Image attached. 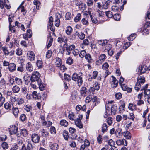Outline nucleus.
I'll return each instance as SVG.
<instances>
[{"label": "nucleus", "mask_w": 150, "mask_h": 150, "mask_svg": "<svg viewBox=\"0 0 150 150\" xmlns=\"http://www.w3.org/2000/svg\"><path fill=\"white\" fill-rule=\"evenodd\" d=\"M80 74H78L76 73H73L72 76V79L74 81H77L78 86H81L83 83L82 78Z\"/></svg>", "instance_id": "1"}, {"label": "nucleus", "mask_w": 150, "mask_h": 150, "mask_svg": "<svg viewBox=\"0 0 150 150\" xmlns=\"http://www.w3.org/2000/svg\"><path fill=\"white\" fill-rule=\"evenodd\" d=\"M40 77V74L38 71L33 72L31 77L30 80L32 82L38 81L39 82V80Z\"/></svg>", "instance_id": "2"}, {"label": "nucleus", "mask_w": 150, "mask_h": 150, "mask_svg": "<svg viewBox=\"0 0 150 150\" xmlns=\"http://www.w3.org/2000/svg\"><path fill=\"white\" fill-rule=\"evenodd\" d=\"M83 118V115H79L78 116V118L76 119L74 121L75 125L79 128H82L83 127V125L82 123L81 120Z\"/></svg>", "instance_id": "3"}, {"label": "nucleus", "mask_w": 150, "mask_h": 150, "mask_svg": "<svg viewBox=\"0 0 150 150\" xmlns=\"http://www.w3.org/2000/svg\"><path fill=\"white\" fill-rule=\"evenodd\" d=\"M31 140L34 143H37L39 142L40 141V137L36 134H33L31 137Z\"/></svg>", "instance_id": "4"}, {"label": "nucleus", "mask_w": 150, "mask_h": 150, "mask_svg": "<svg viewBox=\"0 0 150 150\" xmlns=\"http://www.w3.org/2000/svg\"><path fill=\"white\" fill-rule=\"evenodd\" d=\"M111 77L112 79H110V83L111 84L112 87L113 88H115L118 85V81L116 79V78L115 77L113 76H112Z\"/></svg>", "instance_id": "5"}, {"label": "nucleus", "mask_w": 150, "mask_h": 150, "mask_svg": "<svg viewBox=\"0 0 150 150\" xmlns=\"http://www.w3.org/2000/svg\"><path fill=\"white\" fill-rule=\"evenodd\" d=\"M34 147L33 146L31 143L29 142L26 148L25 145L23 144L22 146L21 150H33Z\"/></svg>", "instance_id": "6"}, {"label": "nucleus", "mask_w": 150, "mask_h": 150, "mask_svg": "<svg viewBox=\"0 0 150 150\" xmlns=\"http://www.w3.org/2000/svg\"><path fill=\"white\" fill-rule=\"evenodd\" d=\"M18 129V128L16 126H12L11 127V128L9 130L10 134H15L17 133Z\"/></svg>", "instance_id": "7"}, {"label": "nucleus", "mask_w": 150, "mask_h": 150, "mask_svg": "<svg viewBox=\"0 0 150 150\" xmlns=\"http://www.w3.org/2000/svg\"><path fill=\"white\" fill-rule=\"evenodd\" d=\"M111 113L112 115H114L117 110V107L116 104L112 105L111 106L110 110Z\"/></svg>", "instance_id": "8"}, {"label": "nucleus", "mask_w": 150, "mask_h": 150, "mask_svg": "<svg viewBox=\"0 0 150 150\" xmlns=\"http://www.w3.org/2000/svg\"><path fill=\"white\" fill-rule=\"evenodd\" d=\"M116 144L118 146L124 145L125 146H126L127 145V141L125 139H123L122 140H117L116 142Z\"/></svg>", "instance_id": "9"}, {"label": "nucleus", "mask_w": 150, "mask_h": 150, "mask_svg": "<svg viewBox=\"0 0 150 150\" xmlns=\"http://www.w3.org/2000/svg\"><path fill=\"white\" fill-rule=\"evenodd\" d=\"M33 97L35 100H39L41 99V96L40 93L36 91H33L32 93Z\"/></svg>", "instance_id": "10"}, {"label": "nucleus", "mask_w": 150, "mask_h": 150, "mask_svg": "<svg viewBox=\"0 0 150 150\" xmlns=\"http://www.w3.org/2000/svg\"><path fill=\"white\" fill-rule=\"evenodd\" d=\"M115 134L116 136L118 138H120L121 137L123 134L121 129L119 128H117L116 130Z\"/></svg>", "instance_id": "11"}, {"label": "nucleus", "mask_w": 150, "mask_h": 150, "mask_svg": "<svg viewBox=\"0 0 150 150\" xmlns=\"http://www.w3.org/2000/svg\"><path fill=\"white\" fill-rule=\"evenodd\" d=\"M8 67L9 69L11 72L14 71L16 69V65L14 63L10 64Z\"/></svg>", "instance_id": "12"}, {"label": "nucleus", "mask_w": 150, "mask_h": 150, "mask_svg": "<svg viewBox=\"0 0 150 150\" xmlns=\"http://www.w3.org/2000/svg\"><path fill=\"white\" fill-rule=\"evenodd\" d=\"M122 103L121 105L120 106L119 109V112L120 113H123V112L125 111V103L124 102L122 101Z\"/></svg>", "instance_id": "13"}, {"label": "nucleus", "mask_w": 150, "mask_h": 150, "mask_svg": "<svg viewBox=\"0 0 150 150\" xmlns=\"http://www.w3.org/2000/svg\"><path fill=\"white\" fill-rule=\"evenodd\" d=\"M105 57H99V59L96 61V63L97 65H100L104 61L105 59Z\"/></svg>", "instance_id": "14"}, {"label": "nucleus", "mask_w": 150, "mask_h": 150, "mask_svg": "<svg viewBox=\"0 0 150 150\" xmlns=\"http://www.w3.org/2000/svg\"><path fill=\"white\" fill-rule=\"evenodd\" d=\"M17 104L19 106L23 105L25 103L24 99L22 98H17Z\"/></svg>", "instance_id": "15"}, {"label": "nucleus", "mask_w": 150, "mask_h": 150, "mask_svg": "<svg viewBox=\"0 0 150 150\" xmlns=\"http://www.w3.org/2000/svg\"><path fill=\"white\" fill-rule=\"evenodd\" d=\"M87 89L85 87H83L80 89V92L81 94L83 96H85L86 94Z\"/></svg>", "instance_id": "16"}, {"label": "nucleus", "mask_w": 150, "mask_h": 150, "mask_svg": "<svg viewBox=\"0 0 150 150\" xmlns=\"http://www.w3.org/2000/svg\"><path fill=\"white\" fill-rule=\"evenodd\" d=\"M13 105L12 111L15 117H17L18 116L19 111L18 108L17 107H14Z\"/></svg>", "instance_id": "17"}, {"label": "nucleus", "mask_w": 150, "mask_h": 150, "mask_svg": "<svg viewBox=\"0 0 150 150\" xmlns=\"http://www.w3.org/2000/svg\"><path fill=\"white\" fill-rule=\"evenodd\" d=\"M26 68L27 71L29 72H31L33 70L32 65L30 62H28L27 63L26 65Z\"/></svg>", "instance_id": "18"}, {"label": "nucleus", "mask_w": 150, "mask_h": 150, "mask_svg": "<svg viewBox=\"0 0 150 150\" xmlns=\"http://www.w3.org/2000/svg\"><path fill=\"white\" fill-rule=\"evenodd\" d=\"M124 136L127 139H129L131 137V135L129 132L127 131L123 133Z\"/></svg>", "instance_id": "19"}, {"label": "nucleus", "mask_w": 150, "mask_h": 150, "mask_svg": "<svg viewBox=\"0 0 150 150\" xmlns=\"http://www.w3.org/2000/svg\"><path fill=\"white\" fill-rule=\"evenodd\" d=\"M20 90L19 87L17 85L14 86L12 88V91L14 93H18Z\"/></svg>", "instance_id": "20"}, {"label": "nucleus", "mask_w": 150, "mask_h": 150, "mask_svg": "<svg viewBox=\"0 0 150 150\" xmlns=\"http://www.w3.org/2000/svg\"><path fill=\"white\" fill-rule=\"evenodd\" d=\"M110 3V1L108 0L105 2H103L102 7L103 8L107 9L108 7L109 4Z\"/></svg>", "instance_id": "21"}, {"label": "nucleus", "mask_w": 150, "mask_h": 150, "mask_svg": "<svg viewBox=\"0 0 150 150\" xmlns=\"http://www.w3.org/2000/svg\"><path fill=\"white\" fill-rule=\"evenodd\" d=\"M73 31L72 27L70 26H69L67 27L65 32L68 35H71Z\"/></svg>", "instance_id": "22"}, {"label": "nucleus", "mask_w": 150, "mask_h": 150, "mask_svg": "<svg viewBox=\"0 0 150 150\" xmlns=\"http://www.w3.org/2000/svg\"><path fill=\"white\" fill-rule=\"evenodd\" d=\"M145 81V78L143 77H141L140 76L137 79V83H138L139 84H140L141 85V84H142Z\"/></svg>", "instance_id": "23"}, {"label": "nucleus", "mask_w": 150, "mask_h": 150, "mask_svg": "<svg viewBox=\"0 0 150 150\" xmlns=\"http://www.w3.org/2000/svg\"><path fill=\"white\" fill-rule=\"evenodd\" d=\"M15 80L16 84L18 85H20L22 84L23 81L21 79L19 78L18 77H16L15 78Z\"/></svg>", "instance_id": "24"}, {"label": "nucleus", "mask_w": 150, "mask_h": 150, "mask_svg": "<svg viewBox=\"0 0 150 150\" xmlns=\"http://www.w3.org/2000/svg\"><path fill=\"white\" fill-rule=\"evenodd\" d=\"M136 108V105H134L132 103H130L129 104L128 108L130 110L134 111Z\"/></svg>", "instance_id": "25"}, {"label": "nucleus", "mask_w": 150, "mask_h": 150, "mask_svg": "<svg viewBox=\"0 0 150 150\" xmlns=\"http://www.w3.org/2000/svg\"><path fill=\"white\" fill-rule=\"evenodd\" d=\"M55 64L57 67H60L61 66L62 64V62L60 58H56Z\"/></svg>", "instance_id": "26"}, {"label": "nucleus", "mask_w": 150, "mask_h": 150, "mask_svg": "<svg viewBox=\"0 0 150 150\" xmlns=\"http://www.w3.org/2000/svg\"><path fill=\"white\" fill-rule=\"evenodd\" d=\"M144 96L145 98L150 97V89L146 90L144 92Z\"/></svg>", "instance_id": "27"}, {"label": "nucleus", "mask_w": 150, "mask_h": 150, "mask_svg": "<svg viewBox=\"0 0 150 150\" xmlns=\"http://www.w3.org/2000/svg\"><path fill=\"white\" fill-rule=\"evenodd\" d=\"M108 41L106 40H99L98 41V43L100 45H101L104 47L105 46V44L107 43Z\"/></svg>", "instance_id": "28"}, {"label": "nucleus", "mask_w": 150, "mask_h": 150, "mask_svg": "<svg viewBox=\"0 0 150 150\" xmlns=\"http://www.w3.org/2000/svg\"><path fill=\"white\" fill-rule=\"evenodd\" d=\"M21 133L24 137H26L28 135V132L25 129H22Z\"/></svg>", "instance_id": "29"}, {"label": "nucleus", "mask_w": 150, "mask_h": 150, "mask_svg": "<svg viewBox=\"0 0 150 150\" xmlns=\"http://www.w3.org/2000/svg\"><path fill=\"white\" fill-rule=\"evenodd\" d=\"M66 41L67 38H64L61 36L59 37L58 38V41L60 43H62L63 42H64L65 43V42Z\"/></svg>", "instance_id": "30"}, {"label": "nucleus", "mask_w": 150, "mask_h": 150, "mask_svg": "<svg viewBox=\"0 0 150 150\" xmlns=\"http://www.w3.org/2000/svg\"><path fill=\"white\" fill-rule=\"evenodd\" d=\"M108 130V126L106 124L104 123L102 127V131L103 133L106 132Z\"/></svg>", "instance_id": "31"}, {"label": "nucleus", "mask_w": 150, "mask_h": 150, "mask_svg": "<svg viewBox=\"0 0 150 150\" xmlns=\"http://www.w3.org/2000/svg\"><path fill=\"white\" fill-rule=\"evenodd\" d=\"M17 70L18 71L21 72H22L24 71V68L23 64L21 63L20 65L18 67Z\"/></svg>", "instance_id": "32"}, {"label": "nucleus", "mask_w": 150, "mask_h": 150, "mask_svg": "<svg viewBox=\"0 0 150 150\" xmlns=\"http://www.w3.org/2000/svg\"><path fill=\"white\" fill-rule=\"evenodd\" d=\"M88 20L87 18H83L81 20L82 23L84 25H88L89 24Z\"/></svg>", "instance_id": "33"}, {"label": "nucleus", "mask_w": 150, "mask_h": 150, "mask_svg": "<svg viewBox=\"0 0 150 150\" xmlns=\"http://www.w3.org/2000/svg\"><path fill=\"white\" fill-rule=\"evenodd\" d=\"M66 50H70L71 52L72 51V50L74 49L75 47V45H71L68 46L67 44H66Z\"/></svg>", "instance_id": "34"}, {"label": "nucleus", "mask_w": 150, "mask_h": 150, "mask_svg": "<svg viewBox=\"0 0 150 150\" xmlns=\"http://www.w3.org/2000/svg\"><path fill=\"white\" fill-rule=\"evenodd\" d=\"M19 9H21V11L23 12V15H25L26 13L25 12V10L24 9V6L20 5V6L17 8V10H18Z\"/></svg>", "instance_id": "35"}, {"label": "nucleus", "mask_w": 150, "mask_h": 150, "mask_svg": "<svg viewBox=\"0 0 150 150\" xmlns=\"http://www.w3.org/2000/svg\"><path fill=\"white\" fill-rule=\"evenodd\" d=\"M60 124L61 126L67 127L68 125V122L65 120H63L60 121Z\"/></svg>", "instance_id": "36"}, {"label": "nucleus", "mask_w": 150, "mask_h": 150, "mask_svg": "<svg viewBox=\"0 0 150 150\" xmlns=\"http://www.w3.org/2000/svg\"><path fill=\"white\" fill-rule=\"evenodd\" d=\"M81 14L80 13H78L74 19V21L76 22H78L81 19Z\"/></svg>", "instance_id": "37"}, {"label": "nucleus", "mask_w": 150, "mask_h": 150, "mask_svg": "<svg viewBox=\"0 0 150 150\" xmlns=\"http://www.w3.org/2000/svg\"><path fill=\"white\" fill-rule=\"evenodd\" d=\"M36 64L39 68H41L43 67V62L40 60H38L37 61Z\"/></svg>", "instance_id": "38"}, {"label": "nucleus", "mask_w": 150, "mask_h": 150, "mask_svg": "<svg viewBox=\"0 0 150 150\" xmlns=\"http://www.w3.org/2000/svg\"><path fill=\"white\" fill-rule=\"evenodd\" d=\"M79 56H90L89 54H86L85 50H83L81 51L79 55Z\"/></svg>", "instance_id": "39"}, {"label": "nucleus", "mask_w": 150, "mask_h": 150, "mask_svg": "<svg viewBox=\"0 0 150 150\" xmlns=\"http://www.w3.org/2000/svg\"><path fill=\"white\" fill-rule=\"evenodd\" d=\"M136 37V34L135 33L131 34L129 37H128V39L130 41L133 40Z\"/></svg>", "instance_id": "40"}, {"label": "nucleus", "mask_w": 150, "mask_h": 150, "mask_svg": "<svg viewBox=\"0 0 150 150\" xmlns=\"http://www.w3.org/2000/svg\"><path fill=\"white\" fill-rule=\"evenodd\" d=\"M58 148V144L56 143H54L52 144L51 147L52 150H57Z\"/></svg>", "instance_id": "41"}, {"label": "nucleus", "mask_w": 150, "mask_h": 150, "mask_svg": "<svg viewBox=\"0 0 150 150\" xmlns=\"http://www.w3.org/2000/svg\"><path fill=\"white\" fill-rule=\"evenodd\" d=\"M93 87L96 90H98L99 89L100 86L99 84L97 82H95L94 84H93Z\"/></svg>", "instance_id": "42"}, {"label": "nucleus", "mask_w": 150, "mask_h": 150, "mask_svg": "<svg viewBox=\"0 0 150 150\" xmlns=\"http://www.w3.org/2000/svg\"><path fill=\"white\" fill-rule=\"evenodd\" d=\"M63 136L65 140H68L69 138L68 133L66 131H64L63 133Z\"/></svg>", "instance_id": "43"}, {"label": "nucleus", "mask_w": 150, "mask_h": 150, "mask_svg": "<svg viewBox=\"0 0 150 150\" xmlns=\"http://www.w3.org/2000/svg\"><path fill=\"white\" fill-rule=\"evenodd\" d=\"M68 117L71 120L75 121L76 120L75 116L73 113L69 114L68 115Z\"/></svg>", "instance_id": "44"}, {"label": "nucleus", "mask_w": 150, "mask_h": 150, "mask_svg": "<svg viewBox=\"0 0 150 150\" xmlns=\"http://www.w3.org/2000/svg\"><path fill=\"white\" fill-rule=\"evenodd\" d=\"M97 100V98L96 96H93L92 98L91 97V101L93 103H95L94 104V106H96L98 103V102H96Z\"/></svg>", "instance_id": "45"}, {"label": "nucleus", "mask_w": 150, "mask_h": 150, "mask_svg": "<svg viewBox=\"0 0 150 150\" xmlns=\"http://www.w3.org/2000/svg\"><path fill=\"white\" fill-rule=\"evenodd\" d=\"M41 133L42 135L44 137H46L48 135V133L44 129H43L42 130L41 132Z\"/></svg>", "instance_id": "46"}, {"label": "nucleus", "mask_w": 150, "mask_h": 150, "mask_svg": "<svg viewBox=\"0 0 150 150\" xmlns=\"http://www.w3.org/2000/svg\"><path fill=\"white\" fill-rule=\"evenodd\" d=\"M106 16L109 18H111L113 16V14L111 11H108L105 12Z\"/></svg>", "instance_id": "47"}, {"label": "nucleus", "mask_w": 150, "mask_h": 150, "mask_svg": "<svg viewBox=\"0 0 150 150\" xmlns=\"http://www.w3.org/2000/svg\"><path fill=\"white\" fill-rule=\"evenodd\" d=\"M73 62V60L70 57H69L67 59L66 63L69 65H71Z\"/></svg>", "instance_id": "48"}, {"label": "nucleus", "mask_w": 150, "mask_h": 150, "mask_svg": "<svg viewBox=\"0 0 150 150\" xmlns=\"http://www.w3.org/2000/svg\"><path fill=\"white\" fill-rule=\"evenodd\" d=\"M50 133L53 134H54L56 133L55 127L52 126L50 127Z\"/></svg>", "instance_id": "49"}, {"label": "nucleus", "mask_w": 150, "mask_h": 150, "mask_svg": "<svg viewBox=\"0 0 150 150\" xmlns=\"http://www.w3.org/2000/svg\"><path fill=\"white\" fill-rule=\"evenodd\" d=\"M11 105V104L8 102L6 103L4 105V108L7 110L10 109Z\"/></svg>", "instance_id": "50"}, {"label": "nucleus", "mask_w": 150, "mask_h": 150, "mask_svg": "<svg viewBox=\"0 0 150 150\" xmlns=\"http://www.w3.org/2000/svg\"><path fill=\"white\" fill-rule=\"evenodd\" d=\"M34 4L36 5V8L38 9H39V6L40 4L38 0H34L33 2Z\"/></svg>", "instance_id": "51"}, {"label": "nucleus", "mask_w": 150, "mask_h": 150, "mask_svg": "<svg viewBox=\"0 0 150 150\" xmlns=\"http://www.w3.org/2000/svg\"><path fill=\"white\" fill-rule=\"evenodd\" d=\"M71 18V13L69 12H67L66 14L65 18L66 20H70Z\"/></svg>", "instance_id": "52"}, {"label": "nucleus", "mask_w": 150, "mask_h": 150, "mask_svg": "<svg viewBox=\"0 0 150 150\" xmlns=\"http://www.w3.org/2000/svg\"><path fill=\"white\" fill-rule=\"evenodd\" d=\"M64 77L65 80L68 81H69L71 80V76L68 74H64Z\"/></svg>", "instance_id": "53"}, {"label": "nucleus", "mask_w": 150, "mask_h": 150, "mask_svg": "<svg viewBox=\"0 0 150 150\" xmlns=\"http://www.w3.org/2000/svg\"><path fill=\"white\" fill-rule=\"evenodd\" d=\"M114 19L116 21H118L120 20V16L118 14H115L113 16Z\"/></svg>", "instance_id": "54"}, {"label": "nucleus", "mask_w": 150, "mask_h": 150, "mask_svg": "<svg viewBox=\"0 0 150 150\" xmlns=\"http://www.w3.org/2000/svg\"><path fill=\"white\" fill-rule=\"evenodd\" d=\"M105 47V50L107 51H108L109 50L111 49L112 48V45L110 44H106L105 46H104L103 47Z\"/></svg>", "instance_id": "55"}, {"label": "nucleus", "mask_w": 150, "mask_h": 150, "mask_svg": "<svg viewBox=\"0 0 150 150\" xmlns=\"http://www.w3.org/2000/svg\"><path fill=\"white\" fill-rule=\"evenodd\" d=\"M141 88V84L137 83L135 86L134 88L135 90L137 91H138Z\"/></svg>", "instance_id": "56"}, {"label": "nucleus", "mask_w": 150, "mask_h": 150, "mask_svg": "<svg viewBox=\"0 0 150 150\" xmlns=\"http://www.w3.org/2000/svg\"><path fill=\"white\" fill-rule=\"evenodd\" d=\"M115 96L116 99H120L122 97V95L120 92L117 93L115 94Z\"/></svg>", "instance_id": "57"}, {"label": "nucleus", "mask_w": 150, "mask_h": 150, "mask_svg": "<svg viewBox=\"0 0 150 150\" xmlns=\"http://www.w3.org/2000/svg\"><path fill=\"white\" fill-rule=\"evenodd\" d=\"M131 45V43L130 42H127L125 43L123 47V48L124 49H126L128 48Z\"/></svg>", "instance_id": "58"}, {"label": "nucleus", "mask_w": 150, "mask_h": 150, "mask_svg": "<svg viewBox=\"0 0 150 150\" xmlns=\"http://www.w3.org/2000/svg\"><path fill=\"white\" fill-rule=\"evenodd\" d=\"M112 105H111L109 103V102H108V103H106L105 105L106 110H107L109 111H110V109Z\"/></svg>", "instance_id": "59"}, {"label": "nucleus", "mask_w": 150, "mask_h": 150, "mask_svg": "<svg viewBox=\"0 0 150 150\" xmlns=\"http://www.w3.org/2000/svg\"><path fill=\"white\" fill-rule=\"evenodd\" d=\"M22 50L21 49H18L16 50V54L19 56H20L22 55Z\"/></svg>", "instance_id": "60"}, {"label": "nucleus", "mask_w": 150, "mask_h": 150, "mask_svg": "<svg viewBox=\"0 0 150 150\" xmlns=\"http://www.w3.org/2000/svg\"><path fill=\"white\" fill-rule=\"evenodd\" d=\"M60 23V20L58 19H56L54 21L55 25L57 27H58L59 26Z\"/></svg>", "instance_id": "61"}, {"label": "nucleus", "mask_w": 150, "mask_h": 150, "mask_svg": "<svg viewBox=\"0 0 150 150\" xmlns=\"http://www.w3.org/2000/svg\"><path fill=\"white\" fill-rule=\"evenodd\" d=\"M26 118V115L24 114H22L20 117V120L22 121H24Z\"/></svg>", "instance_id": "62"}, {"label": "nucleus", "mask_w": 150, "mask_h": 150, "mask_svg": "<svg viewBox=\"0 0 150 150\" xmlns=\"http://www.w3.org/2000/svg\"><path fill=\"white\" fill-rule=\"evenodd\" d=\"M2 146L3 149H8V145L6 142H4L2 143Z\"/></svg>", "instance_id": "63"}, {"label": "nucleus", "mask_w": 150, "mask_h": 150, "mask_svg": "<svg viewBox=\"0 0 150 150\" xmlns=\"http://www.w3.org/2000/svg\"><path fill=\"white\" fill-rule=\"evenodd\" d=\"M10 101L12 103L17 100V98L15 96H11L10 98Z\"/></svg>", "instance_id": "64"}]
</instances>
